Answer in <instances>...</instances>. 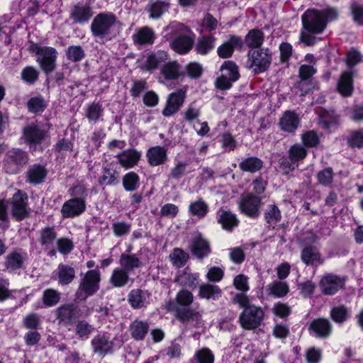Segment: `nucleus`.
I'll list each match as a JSON object with an SVG mask.
<instances>
[{"mask_svg": "<svg viewBox=\"0 0 363 363\" xmlns=\"http://www.w3.org/2000/svg\"><path fill=\"white\" fill-rule=\"evenodd\" d=\"M199 274H193L189 268H186L176 278V282L182 286L194 289L198 284Z\"/></svg>", "mask_w": 363, "mask_h": 363, "instance_id": "36", "label": "nucleus"}, {"mask_svg": "<svg viewBox=\"0 0 363 363\" xmlns=\"http://www.w3.org/2000/svg\"><path fill=\"white\" fill-rule=\"evenodd\" d=\"M190 249L192 254L199 259L207 257L211 252L209 242L199 233L194 235Z\"/></svg>", "mask_w": 363, "mask_h": 363, "instance_id": "15", "label": "nucleus"}, {"mask_svg": "<svg viewBox=\"0 0 363 363\" xmlns=\"http://www.w3.org/2000/svg\"><path fill=\"white\" fill-rule=\"evenodd\" d=\"M86 210V201L83 198H72L65 202L61 208L63 218H69L81 215Z\"/></svg>", "mask_w": 363, "mask_h": 363, "instance_id": "11", "label": "nucleus"}, {"mask_svg": "<svg viewBox=\"0 0 363 363\" xmlns=\"http://www.w3.org/2000/svg\"><path fill=\"white\" fill-rule=\"evenodd\" d=\"M334 172L331 167H327L317 174V179L320 184L328 186L333 182Z\"/></svg>", "mask_w": 363, "mask_h": 363, "instance_id": "58", "label": "nucleus"}, {"mask_svg": "<svg viewBox=\"0 0 363 363\" xmlns=\"http://www.w3.org/2000/svg\"><path fill=\"white\" fill-rule=\"evenodd\" d=\"M307 155L306 149L301 144H295L289 150V157L291 162H286L281 164L284 169L290 171L294 170L297 167V162L303 160Z\"/></svg>", "mask_w": 363, "mask_h": 363, "instance_id": "20", "label": "nucleus"}, {"mask_svg": "<svg viewBox=\"0 0 363 363\" xmlns=\"http://www.w3.org/2000/svg\"><path fill=\"white\" fill-rule=\"evenodd\" d=\"M266 221L269 224H275L281 219V213L277 206L270 205L264 213Z\"/></svg>", "mask_w": 363, "mask_h": 363, "instance_id": "61", "label": "nucleus"}, {"mask_svg": "<svg viewBox=\"0 0 363 363\" xmlns=\"http://www.w3.org/2000/svg\"><path fill=\"white\" fill-rule=\"evenodd\" d=\"M119 263L122 269L127 272L133 271L135 268H139L142 265V262L135 254L123 253L120 257Z\"/></svg>", "mask_w": 363, "mask_h": 363, "instance_id": "37", "label": "nucleus"}, {"mask_svg": "<svg viewBox=\"0 0 363 363\" xmlns=\"http://www.w3.org/2000/svg\"><path fill=\"white\" fill-rule=\"evenodd\" d=\"M353 79L352 73L344 72L338 80L337 85V91L343 96L348 97L353 92Z\"/></svg>", "mask_w": 363, "mask_h": 363, "instance_id": "27", "label": "nucleus"}, {"mask_svg": "<svg viewBox=\"0 0 363 363\" xmlns=\"http://www.w3.org/2000/svg\"><path fill=\"white\" fill-rule=\"evenodd\" d=\"M347 140L348 145L352 148L363 147V128L352 130Z\"/></svg>", "mask_w": 363, "mask_h": 363, "instance_id": "53", "label": "nucleus"}, {"mask_svg": "<svg viewBox=\"0 0 363 363\" xmlns=\"http://www.w3.org/2000/svg\"><path fill=\"white\" fill-rule=\"evenodd\" d=\"M11 214L17 220H21L29 214L27 208V197L19 191L13 195L11 201Z\"/></svg>", "mask_w": 363, "mask_h": 363, "instance_id": "12", "label": "nucleus"}, {"mask_svg": "<svg viewBox=\"0 0 363 363\" xmlns=\"http://www.w3.org/2000/svg\"><path fill=\"white\" fill-rule=\"evenodd\" d=\"M265 313L262 307L252 305L243 309L239 315V323L242 328L254 330L262 323Z\"/></svg>", "mask_w": 363, "mask_h": 363, "instance_id": "5", "label": "nucleus"}, {"mask_svg": "<svg viewBox=\"0 0 363 363\" xmlns=\"http://www.w3.org/2000/svg\"><path fill=\"white\" fill-rule=\"evenodd\" d=\"M74 247L73 242L67 238H61L57 240V250L62 255L70 253Z\"/></svg>", "mask_w": 363, "mask_h": 363, "instance_id": "64", "label": "nucleus"}, {"mask_svg": "<svg viewBox=\"0 0 363 363\" xmlns=\"http://www.w3.org/2000/svg\"><path fill=\"white\" fill-rule=\"evenodd\" d=\"M161 74L167 81L177 79L180 75V66L177 62L166 63L161 69Z\"/></svg>", "mask_w": 363, "mask_h": 363, "instance_id": "43", "label": "nucleus"}, {"mask_svg": "<svg viewBox=\"0 0 363 363\" xmlns=\"http://www.w3.org/2000/svg\"><path fill=\"white\" fill-rule=\"evenodd\" d=\"M243 42L240 37L232 35L218 48L217 53L221 58H228L232 56L235 48H241Z\"/></svg>", "mask_w": 363, "mask_h": 363, "instance_id": "23", "label": "nucleus"}, {"mask_svg": "<svg viewBox=\"0 0 363 363\" xmlns=\"http://www.w3.org/2000/svg\"><path fill=\"white\" fill-rule=\"evenodd\" d=\"M338 123V117L333 113L323 111L320 115V123L325 129L334 127Z\"/></svg>", "mask_w": 363, "mask_h": 363, "instance_id": "54", "label": "nucleus"}, {"mask_svg": "<svg viewBox=\"0 0 363 363\" xmlns=\"http://www.w3.org/2000/svg\"><path fill=\"white\" fill-rule=\"evenodd\" d=\"M123 186L127 191H134L139 187V176L134 172L125 174L123 177Z\"/></svg>", "mask_w": 363, "mask_h": 363, "instance_id": "52", "label": "nucleus"}, {"mask_svg": "<svg viewBox=\"0 0 363 363\" xmlns=\"http://www.w3.org/2000/svg\"><path fill=\"white\" fill-rule=\"evenodd\" d=\"M93 16L91 8L86 4H77L74 5L70 11V18L75 23H84L87 22Z\"/></svg>", "mask_w": 363, "mask_h": 363, "instance_id": "24", "label": "nucleus"}, {"mask_svg": "<svg viewBox=\"0 0 363 363\" xmlns=\"http://www.w3.org/2000/svg\"><path fill=\"white\" fill-rule=\"evenodd\" d=\"M169 8V4L164 1H155L150 2L147 5V11L150 13V18L157 19L162 16L163 13L167 12Z\"/></svg>", "mask_w": 363, "mask_h": 363, "instance_id": "41", "label": "nucleus"}, {"mask_svg": "<svg viewBox=\"0 0 363 363\" xmlns=\"http://www.w3.org/2000/svg\"><path fill=\"white\" fill-rule=\"evenodd\" d=\"M25 257L23 255L13 252L7 255L5 264L7 269L15 270L22 267Z\"/></svg>", "mask_w": 363, "mask_h": 363, "instance_id": "48", "label": "nucleus"}, {"mask_svg": "<svg viewBox=\"0 0 363 363\" xmlns=\"http://www.w3.org/2000/svg\"><path fill=\"white\" fill-rule=\"evenodd\" d=\"M45 137V131L34 123L28 125L23 130V139L29 145L40 144Z\"/></svg>", "mask_w": 363, "mask_h": 363, "instance_id": "17", "label": "nucleus"}, {"mask_svg": "<svg viewBox=\"0 0 363 363\" xmlns=\"http://www.w3.org/2000/svg\"><path fill=\"white\" fill-rule=\"evenodd\" d=\"M301 141L303 144L308 147H316L320 140L317 133L313 130L307 131L301 135Z\"/></svg>", "mask_w": 363, "mask_h": 363, "instance_id": "60", "label": "nucleus"}, {"mask_svg": "<svg viewBox=\"0 0 363 363\" xmlns=\"http://www.w3.org/2000/svg\"><path fill=\"white\" fill-rule=\"evenodd\" d=\"M168 57L167 52L162 50L149 53L147 55L145 62L140 65V68L143 71L152 72L158 68L162 63H165Z\"/></svg>", "mask_w": 363, "mask_h": 363, "instance_id": "13", "label": "nucleus"}, {"mask_svg": "<svg viewBox=\"0 0 363 363\" xmlns=\"http://www.w3.org/2000/svg\"><path fill=\"white\" fill-rule=\"evenodd\" d=\"M102 113L101 106L97 103H93L87 107L86 116L89 121L96 122L102 115Z\"/></svg>", "mask_w": 363, "mask_h": 363, "instance_id": "62", "label": "nucleus"}, {"mask_svg": "<svg viewBox=\"0 0 363 363\" xmlns=\"http://www.w3.org/2000/svg\"><path fill=\"white\" fill-rule=\"evenodd\" d=\"M55 316L60 324L70 325L77 318V307L73 303L63 304L55 310Z\"/></svg>", "mask_w": 363, "mask_h": 363, "instance_id": "14", "label": "nucleus"}, {"mask_svg": "<svg viewBox=\"0 0 363 363\" xmlns=\"http://www.w3.org/2000/svg\"><path fill=\"white\" fill-rule=\"evenodd\" d=\"M186 90L187 88L184 86L168 95L165 107L162 111L164 116H171L181 108L186 99Z\"/></svg>", "mask_w": 363, "mask_h": 363, "instance_id": "10", "label": "nucleus"}, {"mask_svg": "<svg viewBox=\"0 0 363 363\" xmlns=\"http://www.w3.org/2000/svg\"><path fill=\"white\" fill-rule=\"evenodd\" d=\"M133 38L134 42L139 45L152 44L154 42L155 35L151 28L145 26L138 30Z\"/></svg>", "mask_w": 363, "mask_h": 363, "instance_id": "44", "label": "nucleus"}, {"mask_svg": "<svg viewBox=\"0 0 363 363\" xmlns=\"http://www.w3.org/2000/svg\"><path fill=\"white\" fill-rule=\"evenodd\" d=\"M119 24L116 16L111 12L97 14L91 23V31L94 37L104 39L111 33V30Z\"/></svg>", "mask_w": 363, "mask_h": 363, "instance_id": "3", "label": "nucleus"}, {"mask_svg": "<svg viewBox=\"0 0 363 363\" xmlns=\"http://www.w3.org/2000/svg\"><path fill=\"white\" fill-rule=\"evenodd\" d=\"M194 359L197 363H214V355L212 351L207 347H203L196 351Z\"/></svg>", "mask_w": 363, "mask_h": 363, "instance_id": "55", "label": "nucleus"}, {"mask_svg": "<svg viewBox=\"0 0 363 363\" xmlns=\"http://www.w3.org/2000/svg\"><path fill=\"white\" fill-rule=\"evenodd\" d=\"M66 55L68 60L77 62L81 61L85 56L82 48L79 45H72L68 47Z\"/></svg>", "mask_w": 363, "mask_h": 363, "instance_id": "56", "label": "nucleus"}, {"mask_svg": "<svg viewBox=\"0 0 363 363\" xmlns=\"http://www.w3.org/2000/svg\"><path fill=\"white\" fill-rule=\"evenodd\" d=\"M94 328L86 320H79L75 325V333L80 340H87Z\"/></svg>", "mask_w": 363, "mask_h": 363, "instance_id": "47", "label": "nucleus"}, {"mask_svg": "<svg viewBox=\"0 0 363 363\" xmlns=\"http://www.w3.org/2000/svg\"><path fill=\"white\" fill-rule=\"evenodd\" d=\"M171 27L176 28L184 33V35H179L172 40L170 44L171 48L181 55L189 52L194 43V34L191 33L188 27L182 23H173Z\"/></svg>", "mask_w": 363, "mask_h": 363, "instance_id": "6", "label": "nucleus"}, {"mask_svg": "<svg viewBox=\"0 0 363 363\" xmlns=\"http://www.w3.org/2000/svg\"><path fill=\"white\" fill-rule=\"evenodd\" d=\"M54 274L57 276L58 283L61 285H67L75 278L74 269L67 264H60Z\"/></svg>", "mask_w": 363, "mask_h": 363, "instance_id": "26", "label": "nucleus"}, {"mask_svg": "<svg viewBox=\"0 0 363 363\" xmlns=\"http://www.w3.org/2000/svg\"><path fill=\"white\" fill-rule=\"evenodd\" d=\"M263 163V161L257 157H248L239 163V168L243 172L255 173L262 169Z\"/></svg>", "mask_w": 363, "mask_h": 363, "instance_id": "35", "label": "nucleus"}, {"mask_svg": "<svg viewBox=\"0 0 363 363\" xmlns=\"http://www.w3.org/2000/svg\"><path fill=\"white\" fill-rule=\"evenodd\" d=\"M264 35L259 29L250 30L245 36V43L251 49L259 48L264 42Z\"/></svg>", "mask_w": 363, "mask_h": 363, "instance_id": "40", "label": "nucleus"}, {"mask_svg": "<svg viewBox=\"0 0 363 363\" xmlns=\"http://www.w3.org/2000/svg\"><path fill=\"white\" fill-rule=\"evenodd\" d=\"M262 199L252 193L242 194L240 199L239 208L242 213L250 218H257L259 215Z\"/></svg>", "mask_w": 363, "mask_h": 363, "instance_id": "8", "label": "nucleus"}, {"mask_svg": "<svg viewBox=\"0 0 363 363\" xmlns=\"http://www.w3.org/2000/svg\"><path fill=\"white\" fill-rule=\"evenodd\" d=\"M301 259L307 265L321 264L323 263V259L321 257L318 250L311 246L303 249Z\"/></svg>", "mask_w": 363, "mask_h": 363, "instance_id": "32", "label": "nucleus"}, {"mask_svg": "<svg viewBox=\"0 0 363 363\" xmlns=\"http://www.w3.org/2000/svg\"><path fill=\"white\" fill-rule=\"evenodd\" d=\"M48 172L45 167L40 164H33L30 166L27 172V182L31 184H38L42 183L46 177Z\"/></svg>", "mask_w": 363, "mask_h": 363, "instance_id": "29", "label": "nucleus"}, {"mask_svg": "<svg viewBox=\"0 0 363 363\" xmlns=\"http://www.w3.org/2000/svg\"><path fill=\"white\" fill-rule=\"evenodd\" d=\"M57 238V233L53 227H45L39 231L38 241L41 246L50 249Z\"/></svg>", "mask_w": 363, "mask_h": 363, "instance_id": "33", "label": "nucleus"}, {"mask_svg": "<svg viewBox=\"0 0 363 363\" xmlns=\"http://www.w3.org/2000/svg\"><path fill=\"white\" fill-rule=\"evenodd\" d=\"M129 281L128 272L122 268L117 267L113 269L110 277L111 284L116 288L125 286Z\"/></svg>", "mask_w": 363, "mask_h": 363, "instance_id": "42", "label": "nucleus"}, {"mask_svg": "<svg viewBox=\"0 0 363 363\" xmlns=\"http://www.w3.org/2000/svg\"><path fill=\"white\" fill-rule=\"evenodd\" d=\"M218 223L222 228L228 231H232L234 228L238 226V220L236 216L230 211L220 210L218 212Z\"/></svg>", "mask_w": 363, "mask_h": 363, "instance_id": "31", "label": "nucleus"}, {"mask_svg": "<svg viewBox=\"0 0 363 363\" xmlns=\"http://www.w3.org/2000/svg\"><path fill=\"white\" fill-rule=\"evenodd\" d=\"M149 323L140 319H135L129 326L132 337L136 340H143L149 330Z\"/></svg>", "mask_w": 363, "mask_h": 363, "instance_id": "30", "label": "nucleus"}, {"mask_svg": "<svg viewBox=\"0 0 363 363\" xmlns=\"http://www.w3.org/2000/svg\"><path fill=\"white\" fill-rule=\"evenodd\" d=\"M21 78L26 83L33 84L38 78V72L33 67L28 66L22 70Z\"/></svg>", "mask_w": 363, "mask_h": 363, "instance_id": "63", "label": "nucleus"}, {"mask_svg": "<svg viewBox=\"0 0 363 363\" xmlns=\"http://www.w3.org/2000/svg\"><path fill=\"white\" fill-rule=\"evenodd\" d=\"M147 161L151 166L163 164L167 160V150L161 146L150 147L146 154Z\"/></svg>", "mask_w": 363, "mask_h": 363, "instance_id": "25", "label": "nucleus"}, {"mask_svg": "<svg viewBox=\"0 0 363 363\" xmlns=\"http://www.w3.org/2000/svg\"><path fill=\"white\" fill-rule=\"evenodd\" d=\"M344 285V280L340 277L327 274L323 277L320 282L322 292L325 295H333L340 290Z\"/></svg>", "mask_w": 363, "mask_h": 363, "instance_id": "16", "label": "nucleus"}, {"mask_svg": "<svg viewBox=\"0 0 363 363\" xmlns=\"http://www.w3.org/2000/svg\"><path fill=\"white\" fill-rule=\"evenodd\" d=\"M189 257V255L181 248H174L169 255L170 260L177 267L184 266Z\"/></svg>", "mask_w": 363, "mask_h": 363, "instance_id": "50", "label": "nucleus"}, {"mask_svg": "<svg viewBox=\"0 0 363 363\" xmlns=\"http://www.w3.org/2000/svg\"><path fill=\"white\" fill-rule=\"evenodd\" d=\"M120 164L125 168H131L134 167L140 160V154L133 149L123 150L121 154L116 156Z\"/></svg>", "mask_w": 363, "mask_h": 363, "instance_id": "28", "label": "nucleus"}, {"mask_svg": "<svg viewBox=\"0 0 363 363\" xmlns=\"http://www.w3.org/2000/svg\"><path fill=\"white\" fill-rule=\"evenodd\" d=\"M93 352L100 357H104L112 350L113 342L105 334H99L91 340Z\"/></svg>", "mask_w": 363, "mask_h": 363, "instance_id": "18", "label": "nucleus"}, {"mask_svg": "<svg viewBox=\"0 0 363 363\" xmlns=\"http://www.w3.org/2000/svg\"><path fill=\"white\" fill-rule=\"evenodd\" d=\"M221 294V289L216 285L203 284L199 287V296L203 298L216 300L220 297Z\"/></svg>", "mask_w": 363, "mask_h": 363, "instance_id": "39", "label": "nucleus"}, {"mask_svg": "<svg viewBox=\"0 0 363 363\" xmlns=\"http://www.w3.org/2000/svg\"><path fill=\"white\" fill-rule=\"evenodd\" d=\"M150 294L147 291L140 289H133L128 295V301L134 309L146 308L148 304Z\"/></svg>", "mask_w": 363, "mask_h": 363, "instance_id": "22", "label": "nucleus"}, {"mask_svg": "<svg viewBox=\"0 0 363 363\" xmlns=\"http://www.w3.org/2000/svg\"><path fill=\"white\" fill-rule=\"evenodd\" d=\"M8 158L22 167L28 162L27 153L19 149H12L10 150L8 152Z\"/></svg>", "mask_w": 363, "mask_h": 363, "instance_id": "59", "label": "nucleus"}, {"mask_svg": "<svg viewBox=\"0 0 363 363\" xmlns=\"http://www.w3.org/2000/svg\"><path fill=\"white\" fill-rule=\"evenodd\" d=\"M216 38L212 35L199 38L195 45V51L202 55H207L215 47Z\"/></svg>", "mask_w": 363, "mask_h": 363, "instance_id": "34", "label": "nucleus"}, {"mask_svg": "<svg viewBox=\"0 0 363 363\" xmlns=\"http://www.w3.org/2000/svg\"><path fill=\"white\" fill-rule=\"evenodd\" d=\"M57 54L55 48L48 46H43V49L38 52L36 61L45 74L51 73L55 69Z\"/></svg>", "mask_w": 363, "mask_h": 363, "instance_id": "9", "label": "nucleus"}, {"mask_svg": "<svg viewBox=\"0 0 363 363\" xmlns=\"http://www.w3.org/2000/svg\"><path fill=\"white\" fill-rule=\"evenodd\" d=\"M308 330L319 338H327L333 330L330 322L325 318H317L311 322Z\"/></svg>", "mask_w": 363, "mask_h": 363, "instance_id": "19", "label": "nucleus"}, {"mask_svg": "<svg viewBox=\"0 0 363 363\" xmlns=\"http://www.w3.org/2000/svg\"><path fill=\"white\" fill-rule=\"evenodd\" d=\"M101 275L98 270H89L82 279L77 289L76 296L80 301L86 300L96 294L99 289Z\"/></svg>", "mask_w": 363, "mask_h": 363, "instance_id": "4", "label": "nucleus"}, {"mask_svg": "<svg viewBox=\"0 0 363 363\" xmlns=\"http://www.w3.org/2000/svg\"><path fill=\"white\" fill-rule=\"evenodd\" d=\"M194 301L193 294L186 289L177 292L175 301H169L165 303V308L168 311H174L177 319L182 323H192L195 327L203 324V310L189 307Z\"/></svg>", "mask_w": 363, "mask_h": 363, "instance_id": "2", "label": "nucleus"}, {"mask_svg": "<svg viewBox=\"0 0 363 363\" xmlns=\"http://www.w3.org/2000/svg\"><path fill=\"white\" fill-rule=\"evenodd\" d=\"M337 16L338 11L335 8L306 11L301 16L303 30L300 41L307 46L313 45L317 41L315 35L322 33L326 28L328 22L337 19Z\"/></svg>", "mask_w": 363, "mask_h": 363, "instance_id": "1", "label": "nucleus"}, {"mask_svg": "<svg viewBox=\"0 0 363 363\" xmlns=\"http://www.w3.org/2000/svg\"><path fill=\"white\" fill-rule=\"evenodd\" d=\"M267 289L269 295L276 298H282L289 293V286L286 281L276 280L268 284Z\"/></svg>", "mask_w": 363, "mask_h": 363, "instance_id": "38", "label": "nucleus"}, {"mask_svg": "<svg viewBox=\"0 0 363 363\" xmlns=\"http://www.w3.org/2000/svg\"><path fill=\"white\" fill-rule=\"evenodd\" d=\"M247 56L250 67L255 73H261L267 70L272 62V56L268 49L251 50L248 52Z\"/></svg>", "mask_w": 363, "mask_h": 363, "instance_id": "7", "label": "nucleus"}, {"mask_svg": "<svg viewBox=\"0 0 363 363\" xmlns=\"http://www.w3.org/2000/svg\"><path fill=\"white\" fill-rule=\"evenodd\" d=\"M330 316L335 323H342L349 317L347 308L345 306L335 307L330 311Z\"/></svg>", "mask_w": 363, "mask_h": 363, "instance_id": "57", "label": "nucleus"}, {"mask_svg": "<svg viewBox=\"0 0 363 363\" xmlns=\"http://www.w3.org/2000/svg\"><path fill=\"white\" fill-rule=\"evenodd\" d=\"M27 107L29 112L38 113L44 111L47 107V103L42 96H35L30 98L27 102Z\"/></svg>", "mask_w": 363, "mask_h": 363, "instance_id": "51", "label": "nucleus"}, {"mask_svg": "<svg viewBox=\"0 0 363 363\" xmlns=\"http://www.w3.org/2000/svg\"><path fill=\"white\" fill-rule=\"evenodd\" d=\"M221 74L235 82L239 78L238 67L233 61H225L220 67Z\"/></svg>", "mask_w": 363, "mask_h": 363, "instance_id": "46", "label": "nucleus"}, {"mask_svg": "<svg viewBox=\"0 0 363 363\" xmlns=\"http://www.w3.org/2000/svg\"><path fill=\"white\" fill-rule=\"evenodd\" d=\"M60 300V293L54 289H48L43 291L42 301L46 307L57 305Z\"/></svg>", "mask_w": 363, "mask_h": 363, "instance_id": "49", "label": "nucleus"}, {"mask_svg": "<svg viewBox=\"0 0 363 363\" xmlns=\"http://www.w3.org/2000/svg\"><path fill=\"white\" fill-rule=\"evenodd\" d=\"M281 130L289 133L296 131L300 124L298 115L291 111H285L279 122Z\"/></svg>", "mask_w": 363, "mask_h": 363, "instance_id": "21", "label": "nucleus"}, {"mask_svg": "<svg viewBox=\"0 0 363 363\" xmlns=\"http://www.w3.org/2000/svg\"><path fill=\"white\" fill-rule=\"evenodd\" d=\"M208 205L202 199L191 202L189 206V213L199 218H203L208 212Z\"/></svg>", "mask_w": 363, "mask_h": 363, "instance_id": "45", "label": "nucleus"}]
</instances>
